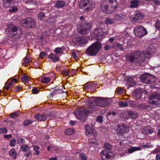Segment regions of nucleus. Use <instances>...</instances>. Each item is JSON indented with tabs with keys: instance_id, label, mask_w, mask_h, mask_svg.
Returning a JSON list of instances; mask_svg holds the SVG:
<instances>
[{
	"instance_id": "nucleus-1",
	"label": "nucleus",
	"mask_w": 160,
	"mask_h": 160,
	"mask_svg": "<svg viewBox=\"0 0 160 160\" xmlns=\"http://www.w3.org/2000/svg\"><path fill=\"white\" fill-rule=\"evenodd\" d=\"M108 3L102 2L100 7L102 11L104 13L109 14L116 10L118 6V2L117 0H108Z\"/></svg>"
},
{
	"instance_id": "nucleus-2",
	"label": "nucleus",
	"mask_w": 160,
	"mask_h": 160,
	"mask_svg": "<svg viewBox=\"0 0 160 160\" xmlns=\"http://www.w3.org/2000/svg\"><path fill=\"white\" fill-rule=\"evenodd\" d=\"M102 48V44L97 41L87 48L85 53L87 55L91 56H95L101 50Z\"/></svg>"
},
{
	"instance_id": "nucleus-3",
	"label": "nucleus",
	"mask_w": 160,
	"mask_h": 160,
	"mask_svg": "<svg viewBox=\"0 0 160 160\" xmlns=\"http://www.w3.org/2000/svg\"><path fill=\"white\" fill-rule=\"evenodd\" d=\"M21 25L27 29L33 28L35 26L36 23L35 20L32 18H25L21 21Z\"/></svg>"
},
{
	"instance_id": "nucleus-4",
	"label": "nucleus",
	"mask_w": 160,
	"mask_h": 160,
	"mask_svg": "<svg viewBox=\"0 0 160 160\" xmlns=\"http://www.w3.org/2000/svg\"><path fill=\"white\" fill-rule=\"evenodd\" d=\"M133 32L135 35L140 38H141L148 33L146 29L141 25L137 26L134 29Z\"/></svg>"
},
{
	"instance_id": "nucleus-5",
	"label": "nucleus",
	"mask_w": 160,
	"mask_h": 160,
	"mask_svg": "<svg viewBox=\"0 0 160 160\" xmlns=\"http://www.w3.org/2000/svg\"><path fill=\"white\" fill-rule=\"evenodd\" d=\"M92 28V23L88 22H82L78 31L79 33L83 35L88 33Z\"/></svg>"
},
{
	"instance_id": "nucleus-6",
	"label": "nucleus",
	"mask_w": 160,
	"mask_h": 160,
	"mask_svg": "<svg viewBox=\"0 0 160 160\" xmlns=\"http://www.w3.org/2000/svg\"><path fill=\"white\" fill-rule=\"evenodd\" d=\"M90 112L88 109L75 110L73 112L74 114L76 117H78L79 119L82 121L89 115Z\"/></svg>"
},
{
	"instance_id": "nucleus-7",
	"label": "nucleus",
	"mask_w": 160,
	"mask_h": 160,
	"mask_svg": "<svg viewBox=\"0 0 160 160\" xmlns=\"http://www.w3.org/2000/svg\"><path fill=\"white\" fill-rule=\"evenodd\" d=\"M115 130L117 134L123 135L129 131V127L123 123H120L115 126Z\"/></svg>"
},
{
	"instance_id": "nucleus-8",
	"label": "nucleus",
	"mask_w": 160,
	"mask_h": 160,
	"mask_svg": "<svg viewBox=\"0 0 160 160\" xmlns=\"http://www.w3.org/2000/svg\"><path fill=\"white\" fill-rule=\"evenodd\" d=\"M22 34V31L19 27L11 24V36L19 38Z\"/></svg>"
},
{
	"instance_id": "nucleus-9",
	"label": "nucleus",
	"mask_w": 160,
	"mask_h": 160,
	"mask_svg": "<svg viewBox=\"0 0 160 160\" xmlns=\"http://www.w3.org/2000/svg\"><path fill=\"white\" fill-rule=\"evenodd\" d=\"M80 4L84 7H87L85 9L86 11L93 10L95 6V2L91 0H81Z\"/></svg>"
},
{
	"instance_id": "nucleus-10",
	"label": "nucleus",
	"mask_w": 160,
	"mask_h": 160,
	"mask_svg": "<svg viewBox=\"0 0 160 160\" xmlns=\"http://www.w3.org/2000/svg\"><path fill=\"white\" fill-rule=\"evenodd\" d=\"M153 99L160 100V93L157 92H155L150 95L149 98V103L155 105H158L159 103V102L153 100Z\"/></svg>"
},
{
	"instance_id": "nucleus-11",
	"label": "nucleus",
	"mask_w": 160,
	"mask_h": 160,
	"mask_svg": "<svg viewBox=\"0 0 160 160\" xmlns=\"http://www.w3.org/2000/svg\"><path fill=\"white\" fill-rule=\"evenodd\" d=\"M98 105L101 107H108L110 105L109 100L105 99L103 98H98L95 100Z\"/></svg>"
},
{
	"instance_id": "nucleus-12",
	"label": "nucleus",
	"mask_w": 160,
	"mask_h": 160,
	"mask_svg": "<svg viewBox=\"0 0 160 160\" xmlns=\"http://www.w3.org/2000/svg\"><path fill=\"white\" fill-rule=\"evenodd\" d=\"M102 160H112L114 156V154L111 152H107L105 150L102 151L100 153Z\"/></svg>"
},
{
	"instance_id": "nucleus-13",
	"label": "nucleus",
	"mask_w": 160,
	"mask_h": 160,
	"mask_svg": "<svg viewBox=\"0 0 160 160\" xmlns=\"http://www.w3.org/2000/svg\"><path fill=\"white\" fill-rule=\"evenodd\" d=\"M85 130L87 136L89 137L93 135L94 138L95 140L96 139L95 137L96 136L97 132L92 127H91L90 125H86L85 126Z\"/></svg>"
},
{
	"instance_id": "nucleus-14",
	"label": "nucleus",
	"mask_w": 160,
	"mask_h": 160,
	"mask_svg": "<svg viewBox=\"0 0 160 160\" xmlns=\"http://www.w3.org/2000/svg\"><path fill=\"white\" fill-rule=\"evenodd\" d=\"M105 32V29L100 26H98L95 29V35L98 39L101 38L102 37L104 36Z\"/></svg>"
},
{
	"instance_id": "nucleus-15",
	"label": "nucleus",
	"mask_w": 160,
	"mask_h": 160,
	"mask_svg": "<svg viewBox=\"0 0 160 160\" xmlns=\"http://www.w3.org/2000/svg\"><path fill=\"white\" fill-rule=\"evenodd\" d=\"M73 41L76 44L80 45L86 44L88 42L87 38L84 37L76 38H74Z\"/></svg>"
},
{
	"instance_id": "nucleus-16",
	"label": "nucleus",
	"mask_w": 160,
	"mask_h": 160,
	"mask_svg": "<svg viewBox=\"0 0 160 160\" xmlns=\"http://www.w3.org/2000/svg\"><path fill=\"white\" fill-rule=\"evenodd\" d=\"M156 50L157 49L155 46L150 45L144 52V55L145 56L148 57V56H146V55L150 56L152 53L156 52Z\"/></svg>"
},
{
	"instance_id": "nucleus-17",
	"label": "nucleus",
	"mask_w": 160,
	"mask_h": 160,
	"mask_svg": "<svg viewBox=\"0 0 160 160\" xmlns=\"http://www.w3.org/2000/svg\"><path fill=\"white\" fill-rule=\"evenodd\" d=\"M134 16L133 19L134 21L138 22L139 21L142 19L143 17V15L141 12L138 10L136 11L134 13Z\"/></svg>"
},
{
	"instance_id": "nucleus-18",
	"label": "nucleus",
	"mask_w": 160,
	"mask_h": 160,
	"mask_svg": "<svg viewBox=\"0 0 160 160\" xmlns=\"http://www.w3.org/2000/svg\"><path fill=\"white\" fill-rule=\"evenodd\" d=\"M139 51H136L132 52L128 56V59L131 62H135L136 57L139 55Z\"/></svg>"
},
{
	"instance_id": "nucleus-19",
	"label": "nucleus",
	"mask_w": 160,
	"mask_h": 160,
	"mask_svg": "<svg viewBox=\"0 0 160 160\" xmlns=\"http://www.w3.org/2000/svg\"><path fill=\"white\" fill-rule=\"evenodd\" d=\"M144 61V58L143 54H142L140 51H139V54L136 58L135 63L141 64Z\"/></svg>"
},
{
	"instance_id": "nucleus-20",
	"label": "nucleus",
	"mask_w": 160,
	"mask_h": 160,
	"mask_svg": "<svg viewBox=\"0 0 160 160\" xmlns=\"http://www.w3.org/2000/svg\"><path fill=\"white\" fill-rule=\"evenodd\" d=\"M48 58L51 59L52 62H54L58 61L59 60V57L58 55L53 53H51L48 56Z\"/></svg>"
},
{
	"instance_id": "nucleus-21",
	"label": "nucleus",
	"mask_w": 160,
	"mask_h": 160,
	"mask_svg": "<svg viewBox=\"0 0 160 160\" xmlns=\"http://www.w3.org/2000/svg\"><path fill=\"white\" fill-rule=\"evenodd\" d=\"M34 118L36 119L39 121H45L47 117L45 114H36L34 116Z\"/></svg>"
},
{
	"instance_id": "nucleus-22",
	"label": "nucleus",
	"mask_w": 160,
	"mask_h": 160,
	"mask_svg": "<svg viewBox=\"0 0 160 160\" xmlns=\"http://www.w3.org/2000/svg\"><path fill=\"white\" fill-rule=\"evenodd\" d=\"M142 92V90L140 89H136L133 93V96L134 98L137 99L141 98Z\"/></svg>"
},
{
	"instance_id": "nucleus-23",
	"label": "nucleus",
	"mask_w": 160,
	"mask_h": 160,
	"mask_svg": "<svg viewBox=\"0 0 160 160\" xmlns=\"http://www.w3.org/2000/svg\"><path fill=\"white\" fill-rule=\"evenodd\" d=\"M126 82L127 85L131 87L134 86L136 84V82L133 78L131 77L126 78Z\"/></svg>"
},
{
	"instance_id": "nucleus-24",
	"label": "nucleus",
	"mask_w": 160,
	"mask_h": 160,
	"mask_svg": "<svg viewBox=\"0 0 160 160\" xmlns=\"http://www.w3.org/2000/svg\"><path fill=\"white\" fill-rule=\"evenodd\" d=\"M148 84H152L155 83L157 80L156 77L153 75L148 73Z\"/></svg>"
},
{
	"instance_id": "nucleus-25",
	"label": "nucleus",
	"mask_w": 160,
	"mask_h": 160,
	"mask_svg": "<svg viewBox=\"0 0 160 160\" xmlns=\"http://www.w3.org/2000/svg\"><path fill=\"white\" fill-rule=\"evenodd\" d=\"M65 5L66 2L65 1L58 0L57 1L55 6V7L57 8H60L64 7Z\"/></svg>"
},
{
	"instance_id": "nucleus-26",
	"label": "nucleus",
	"mask_w": 160,
	"mask_h": 160,
	"mask_svg": "<svg viewBox=\"0 0 160 160\" xmlns=\"http://www.w3.org/2000/svg\"><path fill=\"white\" fill-rule=\"evenodd\" d=\"M97 84L95 82H88L84 85L85 89H88L92 88L93 86H96Z\"/></svg>"
},
{
	"instance_id": "nucleus-27",
	"label": "nucleus",
	"mask_w": 160,
	"mask_h": 160,
	"mask_svg": "<svg viewBox=\"0 0 160 160\" xmlns=\"http://www.w3.org/2000/svg\"><path fill=\"white\" fill-rule=\"evenodd\" d=\"M140 79L143 83L148 84V73H146L142 75Z\"/></svg>"
},
{
	"instance_id": "nucleus-28",
	"label": "nucleus",
	"mask_w": 160,
	"mask_h": 160,
	"mask_svg": "<svg viewBox=\"0 0 160 160\" xmlns=\"http://www.w3.org/2000/svg\"><path fill=\"white\" fill-rule=\"evenodd\" d=\"M139 1L138 0H134L131 1L129 7L131 8H137L138 6Z\"/></svg>"
},
{
	"instance_id": "nucleus-29",
	"label": "nucleus",
	"mask_w": 160,
	"mask_h": 160,
	"mask_svg": "<svg viewBox=\"0 0 160 160\" xmlns=\"http://www.w3.org/2000/svg\"><path fill=\"white\" fill-rule=\"evenodd\" d=\"M75 132L74 129L69 128L66 130L65 133L68 135H71L73 134Z\"/></svg>"
},
{
	"instance_id": "nucleus-30",
	"label": "nucleus",
	"mask_w": 160,
	"mask_h": 160,
	"mask_svg": "<svg viewBox=\"0 0 160 160\" xmlns=\"http://www.w3.org/2000/svg\"><path fill=\"white\" fill-rule=\"evenodd\" d=\"M127 114L128 116V117L133 118H136L138 116V114L137 113L132 111H128V112Z\"/></svg>"
},
{
	"instance_id": "nucleus-31",
	"label": "nucleus",
	"mask_w": 160,
	"mask_h": 160,
	"mask_svg": "<svg viewBox=\"0 0 160 160\" xmlns=\"http://www.w3.org/2000/svg\"><path fill=\"white\" fill-rule=\"evenodd\" d=\"M141 150V148L140 147H132L131 148L129 149L128 150V152L130 153H131L132 152L136 151H138Z\"/></svg>"
},
{
	"instance_id": "nucleus-32",
	"label": "nucleus",
	"mask_w": 160,
	"mask_h": 160,
	"mask_svg": "<svg viewBox=\"0 0 160 160\" xmlns=\"http://www.w3.org/2000/svg\"><path fill=\"white\" fill-rule=\"evenodd\" d=\"M17 153L15 150L13 148L11 150V157L14 159H15L17 157Z\"/></svg>"
},
{
	"instance_id": "nucleus-33",
	"label": "nucleus",
	"mask_w": 160,
	"mask_h": 160,
	"mask_svg": "<svg viewBox=\"0 0 160 160\" xmlns=\"http://www.w3.org/2000/svg\"><path fill=\"white\" fill-rule=\"evenodd\" d=\"M18 77L17 76H15L13 78H11V88L13 87L17 82V78Z\"/></svg>"
},
{
	"instance_id": "nucleus-34",
	"label": "nucleus",
	"mask_w": 160,
	"mask_h": 160,
	"mask_svg": "<svg viewBox=\"0 0 160 160\" xmlns=\"http://www.w3.org/2000/svg\"><path fill=\"white\" fill-rule=\"evenodd\" d=\"M33 121L31 119H27L25 120L23 123V124L24 126H27L32 124Z\"/></svg>"
},
{
	"instance_id": "nucleus-35",
	"label": "nucleus",
	"mask_w": 160,
	"mask_h": 160,
	"mask_svg": "<svg viewBox=\"0 0 160 160\" xmlns=\"http://www.w3.org/2000/svg\"><path fill=\"white\" fill-rule=\"evenodd\" d=\"M20 112L19 111H17L16 112H14L11 113V118H14L18 117L20 114Z\"/></svg>"
},
{
	"instance_id": "nucleus-36",
	"label": "nucleus",
	"mask_w": 160,
	"mask_h": 160,
	"mask_svg": "<svg viewBox=\"0 0 160 160\" xmlns=\"http://www.w3.org/2000/svg\"><path fill=\"white\" fill-rule=\"evenodd\" d=\"M30 148L31 147H29L26 144H23L21 146V148L24 152H27Z\"/></svg>"
},
{
	"instance_id": "nucleus-37",
	"label": "nucleus",
	"mask_w": 160,
	"mask_h": 160,
	"mask_svg": "<svg viewBox=\"0 0 160 160\" xmlns=\"http://www.w3.org/2000/svg\"><path fill=\"white\" fill-rule=\"evenodd\" d=\"M33 148V150L35 152V155H38L40 153L39 150L40 149V148L38 146L33 145L32 146Z\"/></svg>"
},
{
	"instance_id": "nucleus-38",
	"label": "nucleus",
	"mask_w": 160,
	"mask_h": 160,
	"mask_svg": "<svg viewBox=\"0 0 160 160\" xmlns=\"http://www.w3.org/2000/svg\"><path fill=\"white\" fill-rule=\"evenodd\" d=\"M64 48L63 47H57L54 49V52L56 54H58L62 52Z\"/></svg>"
},
{
	"instance_id": "nucleus-39",
	"label": "nucleus",
	"mask_w": 160,
	"mask_h": 160,
	"mask_svg": "<svg viewBox=\"0 0 160 160\" xmlns=\"http://www.w3.org/2000/svg\"><path fill=\"white\" fill-rule=\"evenodd\" d=\"M50 78L48 77H44L42 78L41 81L43 83H47L50 82Z\"/></svg>"
},
{
	"instance_id": "nucleus-40",
	"label": "nucleus",
	"mask_w": 160,
	"mask_h": 160,
	"mask_svg": "<svg viewBox=\"0 0 160 160\" xmlns=\"http://www.w3.org/2000/svg\"><path fill=\"white\" fill-rule=\"evenodd\" d=\"M114 46H112L113 48H114L115 46H117V47L119 48V50L121 51H123L124 49V48L122 47V45L117 42H114Z\"/></svg>"
},
{
	"instance_id": "nucleus-41",
	"label": "nucleus",
	"mask_w": 160,
	"mask_h": 160,
	"mask_svg": "<svg viewBox=\"0 0 160 160\" xmlns=\"http://www.w3.org/2000/svg\"><path fill=\"white\" fill-rule=\"evenodd\" d=\"M3 6L5 8H8L10 6V0H3Z\"/></svg>"
},
{
	"instance_id": "nucleus-42",
	"label": "nucleus",
	"mask_w": 160,
	"mask_h": 160,
	"mask_svg": "<svg viewBox=\"0 0 160 160\" xmlns=\"http://www.w3.org/2000/svg\"><path fill=\"white\" fill-rule=\"evenodd\" d=\"M7 28L5 29V34L9 38L10 37V24L7 25Z\"/></svg>"
},
{
	"instance_id": "nucleus-43",
	"label": "nucleus",
	"mask_w": 160,
	"mask_h": 160,
	"mask_svg": "<svg viewBox=\"0 0 160 160\" xmlns=\"http://www.w3.org/2000/svg\"><path fill=\"white\" fill-rule=\"evenodd\" d=\"M153 131L152 129L150 128L148 129L146 128L145 129H144V133L147 134H150L153 132Z\"/></svg>"
},
{
	"instance_id": "nucleus-44",
	"label": "nucleus",
	"mask_w": 160,
	"mask_h": 160,
	"mask_svg": "<svg viewBox=\"0 0 160 160\" xmlns=\"http://www.w3.org/2000/svg\"><path fill=\"white\" fill-rule=\"evenodd\" d=\"M45 17V14L42 12H40L38 16V18L40 21L42 20L43 18Z\"/></svg>"
},
{
	"instance_id": "nucleus-45",
	"label": "nucleus",
	"mask_w": 160,
	"mask_h": 160,
	"mask_svg": "<svg viewBox=\"0 0 160 160\" xmlns=\"http://www.w3.org/2000/svg\"><path fill=\"white\" fill-rule=\"evenodd\" d=\"M155 27L156 30H160V22L158 19L156 20Z\"/></svg>"
},
{
	"instance_id": "nucleus-46",
	"label": "nucleus",
	"mask_w": 160,
	"mask_h": 160,
	"mask_svg": "<svg viewBox=\"0 0 160 160\" xmlns=\"http://www.w3.org/2000/svg\"><path fill=\"white\" fill-rule=\"evenodd\" d=\"M10 78L8 79V81L6 82L4 88L7 90H8L10 88Z\"/></svg>"
},
{
	"instance_id": "nucleus-47",
	"label": "nucleus",
	"mask_w": 160,
	"mask_h": 160,
	"mask_svg": "<svg viewBox=\"0 0 160 160\" xmlns=\"http://www.w3.org/2000/svg\"><path fill=\"white\" fill-rule=\"evenodd\" d=\"M79 157L82 160H87L88 159L87 157L83 153H80Z\"/></svg>"
},
{
	"instance_id": "nucleus-48",
	"label": "nucleus",
	"mask_w": 160,
	"mask_h": 160,
	"mask_svg": "<svg viewBox=\"0 0 160 160\" xmlns=\"http://www.w3.org/2000/svg\"><path fill=\"white\" fill-rule=\"evenodd\" d=\"M104 147L105 149L110 150L112 148V145L108 143H106L104 144Z\"/></svg>"
},
{
	"instance_id": "nucleus-49",
	"label": "nucleus",
	"mask_w": 160,
	"mask_h": 160,
	"mask_svg": "<svg viewBox=\"0 0 160 160\" xmlns=\"http://www.w3.org/2000/svg\"><path fill=\"white\" fill-rule=\"evenodd\" d=\"M25 3L28 5H35L36 4V1L33 0H26L25 1Z\"/></svg>"
},
{
	"instance_id": "nucleus-50",
	"label": "nucleus",
	"mask_w": 160,
	"mask_h": 160,
	"mask_svg": "<svg viewBox=\"0 0 160 160\" xmlns=\"http://www.w3.org/2000/svg\"><path fill=\"white\" fill-rule=\"evenodd\" d=\"M118 105L120 107H125L128 106V103L125 102L120 101L118 102Z\"/></svg>"
},
{
	"instance_id": "nucleus-51",
	"label": "nucleus",
	"mask_w": 160,
	"mask_h": 160,
	"mask_svg": "<svg viewBox=\"0 0 160 160\" xmlns=\"http://www.w3.org/2000/svg\"><path fill=\"white\" fill-rule=\"evenodd\" d=\"M8 130L6 128H0V133L5 134L7 133Z\"/></svg>"
},
{
	"instance_id": "nucleus-52",
	"label": "nucleus",
	"mask_w": 160,
	"mask_h": 160,
	"mask_svg": "<svg viewBox=\"0 0 160 160\" xmlns=\"http://www.w3.org/2000/svg\"><path fill=\"white\" fill-rule=\"evenodd\" d=\"M138 107L141 109H147L148 107L145 104H139L138 105Z\"/></svg>"
},
{
	"instance_id": "nucleus-53",
	"label": "nucleus",
	"mask_w": 160,
	"mask_h": 160,
	"mask_svg": "<svg viewBox=\"0 0 160 160\" xmlns=\"http://www.w3.org/2000/svg\"><path fill=\"white\" fill-rule=\"evenodd\" d=\"M105 22L106 24H111L113 22V20L110 18H107L105 20Z\"/></svg>"
},
{
	"instance_id": "nucleus-54",
	"label": "nucleus",
	"mask_w": 160,
	"mask_h": 160,
	"mask_svg": "<svg viewBox=\"0 0 160 160\" xmlns=\"http://www.w3.org/2000/svg\"><path fill=\"white\" fill-rule=\"evenodd\" d=\"M117 114V113L115 110H111L109 111L108 113V116H110L112 115L113 116H115Z\"/></svg>"
},
{
	"instance_id": "nucleus-55",
	"label": "nucleus",
	"mask_w": 160,
	"mask_h": 160,
	"mask_svg": "<svg viewBox=\"0 0 160 160\" xmlns=\"http://www.w3.org/2000/svg\"><path fill=\"white\" fill-rule=\"evenodd\" d=\"M103 117L101 116H98L96 120L100 123H102L103 122Z\"/></svg>"
},
{
	"instance_id": "nucleus-56",
	"label": "nucleus",
	"mask_w": 160,
	"mask_h": 160,
	"mask_svg": "<svg viewBox=\"0 0 160 160\" xmlns=\"http://www.w3.org/2000/svg\"><path fill=\"white\" fill-rule=\"evenodd\" d=\"M89 143L90 146L93 147H97L98 145L96 141H89Z\"/></svg>"
},
{
	"instance_id": "nucleus-57",
	"label": "nucleus",
	"mask_w": 160,
	"mask_h": 160,
	"mask_svg": "<svg viewBox=\"0 0 160 160\" xmlns=\"http://www.w3.org/2000/svg\"><path fill=\"white\" fill-rule=\"evenodd\" d=\"M11 9V13L16 12L18 11V9L16 6H12Z\"/></svg>"
},
{
	"instance_id": "nucleus-58",
	"label": "nucleus",
	"mask_w": 160,
	"mask_h": 160,
	"mask_svg": "<svg viewBox=\"0 0 160 160\" xmlns=\"http://www.w3.org/2000/svg\"><path fill=\"white\" fill-rule=\"evenodd\" d=\"M23 60L24 63L26 64L30 62V59L28 57H25Z\"/></svg>"
},
{
	"instance_id": "nucleus-59",
	"label": "nucleus",
	"mask_w": 160,
	"mask_h": 160,
	"mask_svg": "<svg viewBox=\"0 0 160 160\" xmlns=\"http://www.w3.org/2000/svg\"><path fill=\"white\" fill-rule=\"evenodd\" d=\"M21 80L25 82H27L29 80V78L27 76H24L21 78Z\"/></svg>"
},
{
	"instance_id": "nucleus-60",
	"label": "nucleus",
	"mask_w": 160,
	"mask_h": 160,
	"mask_svg": "<svg viewBox=\"0 0 160 160\" xmlns=\"http://www.w3.org/2000/svg\"><path fill=\"white\" fill-rule=\"evenodd\" d=\"M32 92L33 94H36L38 92V90L36 87H34L32 89Z\"/></svg>"
},
{
	"instance_id": "nucleus-61",
	"label": "nucleus",
	"mask_w": 160,
	"mask_h": 160,
	"mask_svg": "<svg viewBox=\"0 0 160 160\" xmlns=\"http://www.w3.org/2000/svg\"><path fill=\"white\" fill-rule=\"evenodd\" d=\"M16 142V140L15 139L11 140V146L14 147L15 146Z\"/></svg>"
},
{
	"instance_id": "nucleus-62",
	"label": "nucleus",
	"mask_w": 160,
	"mask_h": 160,
	"mask_svg": "<svg viewBox=\"0 0 160 160\" xmlns=\"http://www.w3.org/2000/svg\"><path fill=\"white\" fill-rule=\"evenodd\" d=\"M153 2L156 6L160 5V1L159 0H153Z\"/></svg>"
},
{
	"instance_id": "nucleus-63",
	"label": "nucleus",
	"mask_w": 160,
	"mask_h": 160,
	"mask_svg": "<svg viewBox=\"0 0 160 160\" xmlns=\"http://www.w3.org/2000/svg\"><path fill=\"white\" fill-rule=\"evenodd\" d=\"M21 89L22 88L18 85L17 86H15L14 88L15 90L17 92L20 91Z\"/></svg>"
},
{
	"instance_id": "nucleus-64",
	"label": "nucleus",
	"mask_w": 160,
	"mask_h": 160,
	"mask_svg": "<svg viewBox=\"0 0 160 160\" xmlns=\"http://www.w3.org/2000/svg\"><path fill=\"white\" fill-rule=\"evenodd\" d=\"M45 56V53L43 52H40L39 54V57L41 58H44Z\"/></svg>"
}]
</instances>
